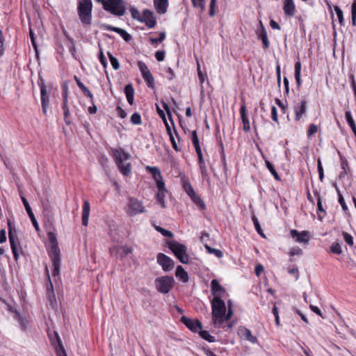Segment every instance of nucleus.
Listing matches in <instances>:
<instances>
[{"instance_id": "nucleus-14", "label": "nucleus", "mask_w": 356, "mask_h": 356, "mask_svg": "<svg viewBox=\"0 0 356 356\" xmlns=\"http://www.w3.org/2000/svg\"><path fill=\"white\" fill-rule=\"evenodd\" d=\"M307 101L305 99H302L294 105L293 110L296 120L299 121L301 118L305 115L307 112Z\"/></svg>"}, {"instance_id": "nucleus-56", "label": "nucleus", "mask_w": 356, "mask_h": 356, "mask_svg": "<svg viewBox=\"0 0 356 356\" xmlns=\"http://www.w3.org/2000/svg\"><path fill=\"white\" fill-rule=\"evenodd\" d=\"M67 97H68L67 90V88H65V89L63 90V101L62 108H69V106H68Z\"/></svg>"}, {"instance_id": "nucleus-44", "label": "nucleus", "mask_w": 356, "mask_h": 356, "mask_svg": "<svg viewBox=\"0 0 356 356\" xmlns=\"http://www.w3.org/2000/svg\"><path fill=\"white\" fill-rule=\"evenodd\" d=\"M334 11L336 12L339 22L341 25L344 24L343 14L342 10L337 6H334Z\"/></svg>"}, {"instance_id": "nucleus-53", "label": "nucleus", "mask_w": 356, "mask_h": 356, "mask_svg": "<svg viewBox=\"0 0 356 356\" xmlns=\"http://www.w3.org/2000/svg\"><path fill=\"white\" fill-rule=\"evenodd\" d=\"M63 110L65 122L68 125L71 124L72 122L70 120V108H63Z\"/></svg>"}, {"instance_id": "nucleus-57", "label": "nucleus", "mask_w": 356, "mask_h": 356, "mask_svg": "<svg viewBox=\"0 0 356 356\" xmlns=\"http://www.w3.org/2000/svg\"><path fill=\"white\" fill-rule=\"evenodd\" d=\"M29 35H30L31 44L33 45L35 51L37 53L38 52V46H37V44H36V42H35V38L34 33H33V30L31 29H29Z\"/></svg>"}, {"instance_id": "nucleus-35", "label": "nucleus", "mask_w": 356, "mask_h": 356, "mask_svg": "<svg viewBox=\"0 0 356 356\" xmlns=\"http://www.w3.org/2000/svg\"><path fill=\"white\" fill-rule=\"evenodd\" d=\"M58 346H56L57 356H67L65 348L58 336H57Z\"/></svg>"}, {"instance_id": "nucleus-61", "label": "nucleus", "mask_w": 356, "mask_h": 356, "mask_svg": "<svg viewBox=\"0 0 356 356\" xmlns=\"http://www.w3.org/2000/svg\"><path fill=\"white\" fill-rule=\"evenodd\" d=\"M271 118L274 122H278L277 111L275 106L271 108Z\"/></svg>"}, {"instance_id": "nucleus-9", "label": "nucleus", "mask_w": 356, "mask_h": 356, "mask_svg": "<svg viewBox=\"0 0 356 356\" xmlns=\"http://www.w3.org/2000/svg\"><path fill=\"white\" fill-rule=\"evenodd\" d=\"M8 238L10 243V248L13 253V257L17 261L19 258V249L18 244L19 240L16 229L12 227V222L10 220H8Z\"/></svg>"}, {"instance_id": "nucleus-25", "label": "nucleus", "mask_w": 356, "mask_h": 356, "mask_svg": "<svg viewBox=\"0 0 356 356\" xmlns=\"http://www.w3.org/2000/svg\"><path fill=\"white\" fill-rule=\"evenodd\" d=\"M90 211V206L89 202L84 200L82 209V225L83 226H87L88 224Z\"/></svg>"}, {"instance_id": "nucleus-39", "label": "nucleus", "mask_w": 356, "mask_h": 356, "mask_svg": "<svg viewBox=\"0 0 356 356\" xmlns=\"http://www.w3.org/2000/svg\"><path fill=\"white\" fill-rule=\"evenodd\" d=\"M252 220L254 228H255L256 231L257 232V233L262 237H265V235L264 234V233L262 232L261 227L260 226V224H259V222L257 218L255 216H252Z\"/></svg>"}, {"instance_id": "nucleus-21", "label": "nucleus", "mask_w": 356, "mask_h": 356, "mask_svg": "<svg viewBox=\"0 0 356 356\" xmlns=\"http://www.w3.org/2000/svg\"><path fill=\"white\" fill-rule=\"evenodd\" d=\"M22 198V201L23 202V204L25 207V209L29 216V218H31V222L33 223V225L34 226V227L35 228L36 230H39V225H38V223L37 222V220L32 211V209L29 205V203L28 202V200H26V197H24V196H22L21 197Z\"/></svg>"}, {"instance_id": "nucleus-49", "label": "nucleus", "mask_w": 356, "mask_h": 356, "mask_svg": "<svg viewBox=\"0 0 356 356\" xmlns=\"http://www.w3.org/2000/svg\"><path fill=\"white\" fill-rule=\"evenodd\" d=\"M194 7H200L202 10L205 8V0H191Z\"/></svg>"}, {"instance_id": "nucleus-28", "label": "nucleus", "mask_w": 356, "mask_h": 356, "mask_svg": "<svg viewBox=\"0 0 356 356\" xmlns=\"http://www.w3.org/2000/svg\"><path fill=\"white\" fill-rule=\"evenodd\" d=\"M175 276L179 281L184 283H186L188 281V273L181 266H178L177 267Z\"/></svg>"}, {"instance_id": "nucleus-40", "label": "nucleus", "mask_w": 356, "mask_h": 356, "mask_svg": "<svg viewBox=\"0 0 356 356\" xmlns=\"http://www.w3.org/2000/svg\"><path fill=\"white\" fill-rule=\"evenodd\" d=\"M330 252L334 254H341L342 249L341 245L338 242H334L330 246Z\"/></svg>"}, {"instance_id": "nucleus-23", "label": "nucleus", "mask_w": 356, "mask_h": 356, "mask_svg": "<svg viewBox=\"0 0 356 356\" xmlns=\"http://www.w3.org/2000/svg\"><path fill=\"white\" fill-rule=\"evenodd\" d=\"M240 115L243 123V129L245 131H249L250 130V124L246 114V106L243 104L240 108Z\"/></svg>"}, {"instance_id": "nucleus-48", "label": "nucleus", "mask_w": 356, "mask_h": 356, "mask_svg": "<svg viewBox=\"0 0 356 356\" xmlns=\"http://www.w3.org/2000/svg\"><path fill=\"white\" fill-rule=\"evenodd\" d=\"M124 93L126 95V97L134 96V88L131 84H127L124 87Z\"/></svg>"}, {"instance_id": "nucleus-42", "label": "nucleus", "mask_w": 356, "mask_h": 356, "mask_svg": "<svg viewBox=\"0 0 356 356\" xmlns=\"http://www.w3.org/2000/svg\"><path fill=\"white\" fill-rule=\"evenodd\" d=\"M107 54L113 68L115 70H118L120 68V63L118 60L115 57H114L110 52H108Z\"/></svg>"}, {"instance_id": "nucleus-34", "label": "nucleus", "mask_w": 356, "mask_h": 356, "mask_svg": "<svg viewBox=\"0 0 356 356\" xmlns=\"http://www.w3.org/2000/svg\"><path fill=\"white\" fill-rule=\"evenodd\" d=\"M132 252V248L127 245H124L119 248L118 253L120 257L123 258L127 257L129 254H131Z\"/></svg>"}, {"instance_id": "nucleus-50", "label": "nucleus", "mask_w": 356, "mask_h": 356, "mask_svg": "<svg viewBox=\"0 0 356 356\" xmlns=\"http://www.w3.org/2000/svg\"><path fill=\"white\" fill-rule=\"evenodd\" d=\"M156 229L164 236L172 237L173 236V234L170 231L165 229L161 227H156Z\"/></svg>"}, {"instance_id": "nucleus-22", "label": "nucleus", "mask_w": 356, "mask_h": 356, "mask_svg": "<svg viewBox=\"0 0 356 356\" xmlns=\"http://www.w3.org/2000/svg\"><path fill=\"white\" fill-rule=\"evenodd\" d=\"M50 90H44L42 89L40 91V100L42 108V112L46 114L47 110L49 104V97H50Z\"/></svg>"}, {"instance_id": "nucleus-10", "label": "nucleus", "mask_w": 356, "mask_h": 356, "mask_svg": "<svg viewBox=\"0 0 356 356\" xmlns=\"http://www.w3.org/2000/svg\"><path fill=\"white\" fill-rule=\"evenodd\" d=\"M2 303L4 305V308L7 309L10 313L13 318L19 323L21 328L23 330H26L28 327L29 324L25 316H22L15 309V307H13L12 305H9L8 303L6 302L1 299V304Z\"/></svg>"}, {"instance_id": "nucleus-3", "label": "nucleus", "mask_w": 356, "mask_h": 356, "mask_svg": "<svg viewBox=\"0 0 356 356\" xmlns=\"http://www.w3.org/2000/svg\"><path fill=\"white\" fill-rule=\"evenodd\" d=\"M92 0H79L77 6V13L79 19L83 26H90L92 24Z\"/></svg>"}, {"instance_id": "nucleus-41", "label": "nucleus", "mask_w": 356, "mask_h": 356, "mask_svg": "<svg viewBox=\"0 0 356 356\" xmlns=\"http://www.w3.org/2000/svg\"><path fill=\"white\" fill-rule=\"evenodd\" d=\"M129 10H130V13H131V17L133 19H136L139 22L141 21L142 15H140V12L136 7L131 6Z\"/></svg>"}, {"instance_id": "nucleus-30", "label": "nucleus", "mask_w": 356, "mask_h": 356, "mask_svg": "<svg viewBox=\"0 0 356 356\" xmlns=\"http://www.w3.org/2000/svg\"><path fill=\"white\" fill-rule=\"evenodd\" d=\"M314 194L315 197L317 198V213L318 214L319 219L321 220L323 219V217L321 216L319 213L321 212L323 213H326V212L324 210V209L323 208L320 193L317 191H315L314 192Z\"/></svg>"}, {"instance_id": "nucleus-19", "label": "nucleus", "mask_w": 356, "mask_h": 356, "mask_svg": "<svg viewBox=\"0 0 356 356\" xmlns=\"http://www.w3.org/2000/svg\"><path fill=\"white\" fill-rule=\"evenodd\" d=\"M290 234L296 242L307 243L309 241V232L307 231L299 232L296 229H291Z\"/></svg>"}, {"instance_id": "nucleus-36", "label": "nucleus", "mask_w": 356, "mask_h": 356, "mask_svg": "<svg viewBox=\"0 0 356 356\" xmlns=\"http://www.w3.org/2000/svg\"><path fill=\"white\" fill-rule=\"evenodd\" d=\"M200 337L208 342L212 343L216 341V339L213 336L211 335L209 332L207 330H200Z\"/></svg>"}, {"instance_id": "nucleus-63", "label": "nucleus", "mask_w": 356, "mask_h": 356, "mask_svg": "<svg viewBox=\"0 0 356 356\" xmlns=\"http://www.w3.org/2000/svg\"><path fill=\"white\" fill-rule=\"evenodd\" d=\"M155 57L158 61H163L165 58V51H157L155 53Z\"/></svg>"}, {"instance_id": "nucleus-33", "label": "nucleus", "mask_w": 356, "mask_h": 356, "mask_svg": "<svg viewBox=\"0 0 356 356\" xmlns=\"http://www.w3.org/2000/svg\"><path fill=\"white\" fill-rule=\"evenodd\" d=\"M263 158L265 160V163H266V168H268V170L270 172V173L272 174V175L274 177V178L276 179V180H278L280 181V177L279 176L278 173L277 172V171L275 170L273 165L268 160L266 159L264 156L263 155Z\"/></svg>"}, {"instance_id": "nucleus-37", "label": "nucleus", "mask_w": 356, "mask_h": 356, "mask_svg": "<svg viewBox=\"0 0 356 356\" xmlns=\"http://www.w3.org/2000/svg\"><path fill=\"white\" fill-rule=\"evenodd\" d=\"M204 247L209 254H213L218 258L222 257L223 253L220 250L213 248L208 245H205Z\"/></svg>"}, {"instance_id": "nucleus-62", "label": "nucleus", "mask_w": 356, "mask_h": 356, "mask_svg": "<svg viewBox=\"0 0 356 356\" xmlns=\"http://www.w3.org/2000/svg\"><path fill=\"white\" fill-rule=\"evenodd\" d=\"M197 74L199 80L202 84L204 81V79L207 77V74H204L203 72L201 71L199 64H197Z\"/></svg>"}, {"instance_id": "nucleus-5", "label": "nucleus", "mask_w": 356, "mask_h": 356, "mask_svg": "<svg viewBox=\"0 0 356 356\" xmlns=\"http://www.w3.org/2000/svg\"><path fill=\"white\" fill-rule=\"evenodd\" d=\"M113 156L115 159L116 165L121 173L125 176H127L131 173V165L129 163L124 164L123 160H127L129 159V154L124 152L123 150L113 149Z\"/></svg>"}, {"instance_id": "nucleus-11", "label": "nucleus", "mask_w": 356, "mask_h": 356, "mask_svg": "<svg viewBox=\"0 0 356 356\" xmlns=\"http://www.w3.org/2000/svg\"><path fill=\"white\" fill-rule=\"evenodd\" d=\"M157 263L164 271H170L174 268V261L163 253H159L156 257Z\"/></svg>"}, {"instance_id": "nucleus-46", "label": "nucleus", "mask_w": 356, "mask_h": 356, "mask_svg": "<svg viewBox=\"0 0 356 356\" xmlns=\"http://www.w3.org/2000/svg\"><path fill=\"white\" fill-rule=\"evenodd\" d=\"M342 234L343 236V238H344V241H346V243L349 246L352 247L354 244L353 236L350 234L345 232H343Z\"/></svg>"}, {"instance_id": "nucleus-20", "label": "nucleus", "mask_w": 356, "mask_h": 356, "mask_svg": "<svg viewBox=\"0 0 356 356\" xmlns=\"http://www.w3.org/2000/svg\"><path fill=\"white\" fill-rule=\"evenodd\" d=\"M211 287L213 298H221L222 295L225 292V289L220 284L217 280H213L211 281Z\"/></svg>"}, {"instance_id": "nucleus-38", "label": "nucleus", "mask_w": 356, "mask_h": 356, "mask_svg": "<svg viewBox=\"0 0 356 356\" xmlns=\"http://www.w3.org/2000/svg\"><path fill=\"white\" fill-rule=\"evenodd\" d=\"M341 157V167L342 171L339 174V177H343L347 174V168L348 167V163L346 159L340 155Z\"/></svg>"}, {"instance_id": "nucleus-4", "label": "nucleus", "mask_w": 356, "mask_h": 356, "mask_svg": "<svg viewBox=\"0 0 356 356\" xmlns=\"http://www.w3.org/2000/svg\"><path fill=\"white\" fill-rule=\"evenodd\" d=\"M101 3L103 8L118 17L123 16L126 13V6L124 0H95Z\"/></svg>"}, {"instance_id": "nucleus-58", "label": "nucleus", "mask_w": 356, "mask_h": 356, "mask_svg": "<svg viewBox=\"0 0 356 356\" xmlns=\"http://www.w3.org/2000/svg\"><path fill=\"white\" fill-rule=\"evenodd\" d=\"M138 67L139 70L141 72V74L143 73H145L146 72L149 71L146 64L143 61H138Z\"/></svg>"}, {"instance_id": "nucleus-8", "label": "nucleus", "mask_w": 356, "mask_h": 356, "mask_svg": "<svg viewBox=\"0 0 356 356\" xmlns=\"http://www.w3.org/2000/svg\"><path fill=\"white\" fill-rule=\"evenodd\" d=\"M145 208L143 202L135 197H129L127 205L126 212L130 216H134L144 213Z\"/></svg>"}, {"instance_id": "nucleus-13", "label": "nucleus", "mask_w": 356, "mask_h": 356, "mask_svg": "<svg viewBox=\"0 0 356 356\" xmlns=\"http://www.w3.org/2000/svg\"><path fill=\"white\" fill-rule=\"evenodd\" d=\"M101 28L118 33L126 42H129L132 38L131 35L122 29L106 24H102Z\"/></svg>"}, {"instance_id": "nucleus-2", "label": "nucleus", "mask_w": 356, "mask_h": 356, "mask_svg": "<svg viewBox=\"0 0 356 356\" xmlns=\"http://www.w3.org/2000/svg\"><path fill=\"white\" fill-rule=\"evenodd\" d=\"M212 320L215 327H222L225 323L226 306L221 298H213L211 301Z\"/></svg>"}, {"instance_id": "nucleus-55", "label": "nucleus", "mask_w": 356, "mask_h": 356, "mask_svg": "<svg viewBox=\"0 0 356 356\" xmlns=\"http://www.w3.org/2000/svg\"><path fill=\"white\" fill-rule=\"evenodd\" d=\"M317 169L319 175V179L320 181H322L324 178V172L322 163L320 159L318 160Z\"/></svg>"}, {"instance_id": "nucleus-54", "label": "nucleus", "mask_w": 356, "mask_h": 356, "mask_svg": "<svg viewBox=\"0 0 356 356\" xmlns=\"http://www.w3.org/2000/svg\"><path fill=\"white\" fill-rule=\"evenodd\" d=\"M302 254V250L299 247H293L290 250L289 254L291 257L296 255H301Z\"/></svg>"}, {"instance_id": "nucleus-24", "label": "nucleus", "mask_w": 356, "mask_h": 356, "mask_svg": "<svg viewBox=\"0 0 356 356\" xmlns=\"http://www.w3.org/2000/svg\"><path fill=\"white\" fill-rule=\"evenodd\" d=\"M283 10L286 16L293 17L296 11V6L293 0H284Z\"/></svg>"}, {"instance_id": "nucleus-60", "label": "nucleus", "mask_w": 356, "mask_h": 356, "mask_svg": "<svg viewBox=\"0 0 356 356\" xmlns=\"http://www.w3.org/2000/svg\"><path fill=\"white\" fill-rule=\"evenodd\" d=\"M170 140L172 148L176 152H181V147L178 146V145L177 144L176 140L175 139V137L173 136H171V138H170Z\"/></svg>"}, {"instance_id": "nucleus-12", "label": "nucleus", "mask_w": 356, "mask_h": 356, "mask_svg": "<svg viewBox=\"0 0 356 356\" xmlns=\"http://www.w3.org/2000/svg\"><path fill=\"white\" fill-rule=\"evenodd\" d=\"M181 321L191 331L197 332L202 329V323L197 319L189 318L186 316H182Z\"/></svg>"}, {"instance_id": "nucleus-32", "label": "nucleus", "mask_w": 356, "mask_h": 356, "mask_svg": "<svg viewBox=\"0 0 356 356\" xmlns=\"http://www.w3.org/2000/svg\"><path fill=\"white\" fill-rule=\"evenodd\" d=\"M161 104H162L163 108L165 109V111H166V113L168 114V118L171 121V122H172V124L173 125V127H175L174 122H173V120H172V113H171L170 108L168 104L166 102H165L164 101L161 102ZM174 131H175V134L177 136V138L179 142H180L181 141V138H180L179 136L177 134L175 128H174Z\"/></svg>"}, {"instance_id": "nucleus-45", "label": "nucleus", "mask_w": 356, "mask_h": 356, "mask_svg": "<svg viewBox=\"0 0 356 356\" xmlns=\"http://www.w3.org/2000/svg\"><path fill=\"white\" fill-rule=\"evenodd\" d=\"M131 122L133 124L139 125L142 124L140 115L136 112L131 116Z\"/></svg>"}, {"instance_id": "nucleus-17", "label": "nucleus", "mask_w": 356, "mask_h": 356, "mask_svg": "<svg viewBox=\"0 0 356 356\" xmlns=\"http://www.w3.org/2000/svg\"><path fill=\"white\" fill-rule=\"evenodd\" d=\"M238 334L241 339L248 341L252 343H257L258 341L257 338L253 336L251 331L245 327H240Z\"/></svg>"}, {"instance_id": "nucleus-29", "label": "nucleus", "mask_w": 356, "mask_h": 356, "mask_svg": "<svg viewBox=\"0 0 356 356\" xmlns=\"http://www.w3.org/2000/svg\"><path fill=\"white\" fill-rule=\"evenodd\" d=\"M188 187L190 188V191H191V193L192 195L191 198L193 200V202L196 205H197L200 209H205V204L204 203V202L202 201L201 197L195 193V192L194 191V190L192 188L191 185H188Z\"/></svg>"}, {"instance_id": "nucleus-15", "label": "nucleus", "mask_w": 356, "mask_h": 356, "mask_svg": "<svg viewBox=\"0 0 356 356\" xmlns=\"http://www.w3.org/2000/svg\"><path fill=\"white\" fill-rule=\"evenodd\" d=\"M140 22H144L149 29L154 28L156 24V20L153 12L149 10H145Z\"/></svg>"}, {"instance_id": "nucleus-52", "label": "nucleus", "mask_w": 356, "mask_h": 356, "mask_svg": "<svg viewBox=\"0 0 356 356\" xmlns=\"http://www.w3.org/2000/svg\"><path fill=\"white\" fill-rule=\"evenodd\" d=\"M191 140L193 146L200 145V141L197 136V131L194 130L191 133Z\"/></svg>"}, {"instance_id": "nucleus-47", "label": "nucleus", "mask_w": 356, "mask_h": 356, "mask_svg": "<svg viewBox=\"0 0 356 356\" xmlns=\"http://www.w3.org/2000/svg\"><path fill=\"white\" fill-rule=\"evenodd\" d=\"M337 194H338V197H339V203L341 206L343 211H348V207L345 202L343 195L340 193L339 190L337 189Z\"/></svg>"}, {"instance_id": "nucleus-26", "label": "nucleus", "mask_w": 356, "mask_h": 356, "mask_svg": "<svg viewBox=\"0 0 356 356\" xmlns=\"http://www.w3.org/2000/svg\"><path fill=\"white\" fill-rule=\"evenodd\" d=\"M154 5L158 13L164 14L167 11L168 0H154Z\"/></svg>"}, {"instance_id": "nucleus-1", "label": "nucleus", "mask_w": 356, "mask_h": 356, "mask_svg": "<svg viewBox=\"0 0 356 356\" xmlns=\"http://www.w3.org/2000/svg\"><path fill=\"white\" fill-rule=\"evenodd\" d=\"M48 238L51 243V248L48 251V254L51 260L54 268L52 275L54 277H56L60 273V251L58 245L55 234L49 232L48 234Z\"/></svg>"}, {"instance_id": "nucleus-64", "label": "nucleus", "mask_w": 356, "mask_h": 356, "mask_svg": "<svg viewBox=\"0 0 356 356\" xmlns=\"http://www.w3.org/2000/svg\"><path fill=\"white\" fill-rule=\"evenodd\" d=\"M117 112H118V116L120 118H125L126 116H127V113L125 112V111L120 106H117Z\"/></svg>"}, {"instance_id": "nucleus-27", "label": "nucleus", "mask_w": 356, "mask_h": 356, "mask_svg": "<svg viewBox=\"0 0 356 356\" xmlns=\"http://www.w3.org/2000/svg\"><path fill=\"white\" fill-rule=\"evenodd\" d=\"M146 169L152 175V177L154 180L156 181V185L160 181H163L161 174V171L157 167L147 166Z\"/></svg>"}, {"instance_id": "nucleus-31", "label": "nucleus", "mask_w": 356, "mask_h": 356, "mask_svg": "<svg viewBox=\"0 0 356 356\" xmlns=\"http://www.w3.org/2000/svg\"><path fill=\"white\" fill-rule=\"evenodd\" d=\"M142 76L149 88H153L154 87V79L150 71L143 73Z\"/></svg>"}, {"instance_id": "nucleus-51", "label": "nucleus", "mask_w": 356, "mask_h": 356, "mask_svg": "<svg viewBox=\"0 0 356 356\" xmlns=\"http://www.w3.org/2000/svg\"><path fill=\"white\" fill-rule=\"evenodd\" d=\"M318 131V127L314 124H311L309 126V129L307 131V136L310 138L313 134H316Z\"/></svg>"}, {"instance_id": "nucleus-59", "label": "nucleus", "mask_w": 356, "mask_h": 356, "mask_svg": "<svg viewBox=\"0 0 356 356\" xmlns=\"http://www.w3.org/2000/svg\"><path fill=\"white\" fill-rule=\"evenodd\" d=\"M273 314L275 316V320L276 325L277 326H280V318H279L278 309L275 305L273 306Z\"/></svg>"}, {"instance_id": "nucleus-16", "label": "nucleus", "mask_w": 356, "mask_h": 356, "mask_svg": "<svg viewBox=\"0 0 356 356\" xmlns=\"http://www.w3.org/2000/svg\"><path fill=\"white\" fill-rule=\"evenodd\" d=\"M260 28L257 29L256 31V33L257 35V38L261 40L263 43L264 48L265 49H268L270 47V42L268 39L267 32L266 31V29L264 26L263 25L262 22H259Z\"/></svg>"}, {"instance_id": "nucleus-6", "label": "nucleus", "mask_w": 356, "mask_h": 356, "mask_svg": "<svg viewBox=\"0 0 356 356\" xmlns=\"http://www.w3.org/2000/svg\"><path fill=\"white\" fill-rule=\"evenodd\" d=\"M168 246L181 263L188 264V256L186 253V247L184 245L176 241H171L168 242Z\"/></svg>"}, {"instance_id": "nucleus-7", "label": "nucleus", "mask_w": 356, "mask_h": 356, "mask_svg": "<svg viewBox=\"0 0 356 356\" xmlns=\"http://www.w3.org/2000/svg\"><path fill=\"white\" fill-rule=\"evenodd\" d=\"M154 282L156 290L161 293L166 294L173 288L175 280L172 277L166 275L156 277Z\"/></svg>"}, {"instance_id": "nucleus-43", "label": "nucleus", "mask_w": 356, "mask_h": 356, "mask_svg": "<svg viewBox=\"0 0 356 356\" xmlns=\"http://www.w3.org/2000/svg\"><path fill=\"white\" fill-rule=\"evenodd\" d=\"M165 32H161L159 33V37L158 38H149V41H150V43L152 44V45H156L159 42H161L162 41H163L165 38Z\"/></svg>"}, {"instance_id": "nucleus-18", "label": "nucleus", "mask_w": 356, "mask_h": 356, "mask_svg": "<svg viewBox=\"0 0 356 356\" xmlns=\"http://www.w3.org/2000/svg\"><path fill=\"white\" fill-rule=\"evenodd\" d=\"M158 192L156 195V200L162 208H165V193L166 192L164 181H160L156 185Z\"/></svg>"}]
</instances>
